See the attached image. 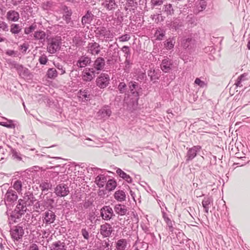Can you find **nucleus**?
Wrapping results in <instances>:
<instances>
[{
    "mask_svg": "<svg viewBox=\"0 0 250 250\" xmlns=\"http://www.w3.org/2000/svg\"><path fill=\"white\" fill-rule=\"evenodd\" d=\"M113 229L111 225L107 223L101 225L100 226V234L103 237H109L112 233Z\"/></svg>",
    "mask_w": 250,
    "mask_h": 250,
    "instance_id": "nucleus-12",
    "label": "nucleus"
},
{
    "mask_svg": "<svg viewBox=\"0 0 250 250\" xmlns=\"http://www.w3.org/2000/svg\"><path fill=\"white\" fill-rule=\"evenodd\" d=\"M72 12L71 10H68L67 9V11H65V14L63 15V20L65 21L66 23H69L71 21V16L72 15Z\"/></svg>",
    "mask_w": 250,
    "mask_h": 250,
    "instance_id": "nucleus-48",
    "label": "nucleus"
},
{
    "mask_svg": "<svg viewBox=\"0 0 250 250\" xmlns=\"http://www.w3.org/2000/svg\"><path fill=\"white\" fill-rule=\"evenodd\" d=\"M127 242L125 239H121L116 243L117 250H125L126 247Z\"/></svg>",
    "mask_w": 250,
    "mask_h": 250,
    "instance_id": "nucleus-37",
    "label": "nucleus"
},
{
    "mask_svg": "<svg viewBox=\"0 0 250 250\" xmlns=\"http://www.w3.org/2000/svg\"><path fill=\"white\" fill-rule=\"evenodd\" d=\"M27 206L28 205H26V202L25 201H24V199H20L18 200V204L15 209L17 211H20V212H21V213H24L27 209Z\"/></svg>",
    "mask_w": 250,
    "mask_h": 250,
    "instance_id": "nucleus-26",
    "label": "nucleus"
},
{
    "mask_svg": "<svg viewBox=\"0 0 250 250\" xmlns=\"http://www.w3.org/2000/svg\"><path fill=\"white\" fill-rule=\"evenodd\" d=\"M247 76H248V74L246 73L239 76L238 77V78L237 79V80L235 83V84H234L236 85V87H242L243 86L242 83L245 81H246L248 80V79L247 78Z\"/></svg>",
    "mask_w": 250,
    "mask_h": 250,
    "instance_id": "nucleus-32",
    "label": "nucleus"
},
{
    "mask_svg": "<svg viewBox=\"0 0 250 250\" xmlns=\"http://www.w3.org/2000/svg\"><path fill=\"white\" fill-rule=\"evenodd\" d=\"M105 65V60L104 58L99 57L96 59L93 64V68L95 71H102Z\"/></svg>",
    "mask_w": 250,
    "mask_h": 250,
    "instance_id": "nucleus-17",
    "label": "nucleus"
},
{
    "mask_svg": "<svg viewBox=\"0 0 250 250\" xmlns=\"http://www.w3.org/2000/svg\"><path fill=\"white\" fill-rule=\"evenodd\" d=\"M127 85L128 91H127V92L130 93L131 96L133 97H125V101L127 105L128 109L132 111L136 109L138 104V100L139 99V84L136 82L131 81L128 82Z\"/></svg>",
    "mask_w": 250,
    "mask_h": 250,
    "instance_id": "nucleus-1",
    "label": "nucleus"
},
{
    "mask_svg": "<svg viewBox=\"0 0 250 250\" xmlns=\"http://www.w3.org/2000/svg\"><path fill=\"white\" fill-rule=\"evenodd\" d=\"M121 50L125 53L124 56L125 57V59H130V51L129 47L125 45L122 48Z\"/></svg>",
    "mask_w": 250,
    "mask_h": 250,
    "instance_id": "nucleus-50",
    "label": "nucleus"
},
{
    "mask_svg": "<svg viewBox=\"0 0 250 250\" xmlns=\"http://www.w3.org/2000/svg\"><path fill=\"white\" fill-rule=\"evenodd\" d=\"M126 5L128 7H133V10L137 8L138 3L134 0H127Z\"/></svg>",
    "mask_w": 250,
    "mask_h": 250,
    "instance_id": "nucleus-60",
    "label": "nucleus"
},
{
    "mask_svg": "<svg viewBox=\"0 0 250 250\" xmlns=\"http://www.w3.org/2000/svg\"><path fill=\"white\" fill-rule=\"evenodd\" d=\"M24 213L21 212H20V211H17L15 209L11 211L8 217L9 224H12L14 223L18 222V220L20 219L22 215Z\"/></svg>",
    "mask_w": 250,
    "mask_h": 250,
    "instance_id": "nucleus-19",
    "label": "nucleus"
},
{
    "mask_svg": "<svg viewBox=\"0 0 250 250\" xmlns=\"http://www.w3.org/2000/svg\"><path fill=\"white\" fill-rule=\"evenodd\" d=\"M0 29L4 31H8L9 30L8 24L4 21H0Z\"/></svg>",
    "mask_w": 250,
    "mask_h": 250,
    "instance_id": "nucleus-63",
    "label": "nucleus"
},
{
    "mask_svg": "<svg viewBox=\"0 0 250 250\" xmlns=\"http://www.w3.org/2000/svg\"><path fill=\"white\" fill-rule=\"evenodd\" d=\"M37 27L35 23H32L28 27H25L24 29V33L26 35H29L32 33Z\"/></svg>",
    "mask_w": 250,
    "mask_h": 250,
    "instance_id": "nucleus-45",
    "label": "nucleus"
},
{
    "mask_svg": "<svg viewBox=\"0 0 250 250\" xmlns=\"http://www.w3.org/2000/svg\"><path fill=\"white\" fill-rule=\"evenodd\" d=\"M18 198L17 193L12 188H9L4 196V202L6 206L16 202Z\"/></svg>",
    "mask_w": 250,
    "mask_h": 250,
    "instance_id": "nucleus-5",
    "label": "nucleus"
},
{
    "mask_svg": "<svg viewBox=\"0 0 250 250\" xmlns=\"http://www.w3.org/2000/svg\"><path fill=\"white\" fill-rule=\"evenodd\" d=\"M213 200L211 196H206L203 199L202 204L206 213H208V210L213 205Z\"/></svg>",
    "mask_w": 250,
    "mask_h": 250,
    "instance_id": "nucleus-21",
    "label": "nucleus"
},
{
    "mask_svg": "<svg viewBox=\"0 0 250 250\" xmlns=\"http://www.w3.org/2000/svg\"><path fill=\"white\" fill-rule=\"evenodd\" d=\"M24 201L26 202V205L31 206L37 201L32 193L28 192L24 196Z\"/></svg>",
    "mask_w": 250,
    "mask_h": 250,
    "instance_id": "nucleus-30",
    "label": "nucleus"
},
{
    "mask_svg": "<svg viewBox=\"0 0 250 250\" xmlns=\"http://www.w3.org/2000/svg\"><path fill=\"white\" fill-rule=\"evenodd\" d=\"M51 187L52 185L49 182H48L47 181L42 182L40 185L42 192L44 193L48 191V189L51 188Z\"/></svg>",
    "mask_w": 250,
    "mask_h": 250,
    "instance_id": "nucleus-42",
    "label": "nucleus"
},
{
    "mask_svg": "<svg viewBox=\"0 0 250 250\" xmlns=\"http://www.w3.org/2000/svg\"><path fill=\"white\" fill-rule=\"evenodd\" d=\"M229 174V173H227L225 174V176L222 175L221 176L219 175L218 176H217L216 175H214V176L216 177L215 179L217 180L218 181V182L220 184H223V186L224 185L225 182H227L229 179V176L228 175Z\"/></svg>",
    "mask_w": 250,
    "mask_h": 250,
    "instance_id": "nucleus-44",
    "label": "nucleus"
},
{
    "mask_svg": "<svg viewBox=\"0 0 250 250\" xmlns=\"http://www.w3.org/2000/svg\"><path fill=\"white\" fill-rule=\"evenodd\" d=\"M24 233L23 227L20 225L16 226L11 232L12 238L17 241L22 238Z\"/></svg>",
    "mask_w": 250,
    "mask_h": 250,
    "instance_id": "nucleus-13",
    "label": "nucleus"
},
{
    "mask_svg": "<svg viewBox=\"0 0 250 250\" xmlns=\"http://www.w3.org/2000/svg\"><path fill=\"white\" fill-rule=\"evenodd\" d=\"M100 216L105 221H109L115 216L113 210L109 206L103 207L100 210Z\"/></svg>",
    "mask_w": 250,
    "mask_h": 250,
    "instance_id": "nucleus-7",
    "label": "nucleus"
},
{
    "mask_svg": "<svg viewBox=\"0 0 250 250\" xmlns=\"http://www.w3.org/2000/svg\"><path fill=\"white\" fill-rule=\"evenodd\" d=\"M191 42L192 39L191 38L184 39L182 41V45L185 49L188 48Z\"/></svg>",
    "mask_w": 250,
    "mask_h": 250,
    "instance_id": "nucleus-53",
    "label": "nucleus"
},
{
    "mask_svg": "<svg viewBox=\"0 0 250 250\" xmlns=\"http://www.w3.org/2000/svg\"><path fill=\"white\" fill-rule=\"evenodd\" d=\"M81 233L83 238L86 240H88L89 238V232L85 228L82 229Z\"/></svg>",
    "mask_w": 250,
    "mask_h": 250,
    "instance_id": "nucleus-64",
    "label": "nucleus"
},
{
    "mask_svg": "<svg viewBox=\"0 0 250 250\" xmlns=\"http://www.w3.org/2000/svg\"><path fill=\"white\" fill-rule=\"evenodd\" d=\"M0 125L8 127V128H14L15 125L12 120H7L6 122H0Z\"/></svg>",
    "mask_w": 250,
    "mask_h": 250,
    "instance_id": "nucleus-51",
    "label": "nucleus"
},
{
    "mask_svg": "<svg viewBox=\"0 0 250 250\" xmlns=\"http://www.w3.org/2000/svg\"><path fill=\"white\" fill-rule=\"evenodd\" d=\"M166 31L162 28H158L156 30L155 33V37L157 40L161 41L165 36Z\"/></svg>",
    "mask_w": 250,
    "mask_h": 250,
    "instance_id": "nucleus-39",
    "label": "nucleus"
},
{
    "mask_svg": "<svg viewBox=\"0 0 250 250\" xmlns=\"http://www.w3.org/2000/svg\"><path fill=\"white\" fill-rule=\"evenodd\" d=\"M165 221L167 223V227L169 231L173 232L174 230V228L173 227V224L172 221L168 217H165Z\"/></svg>",
    "mask_w": 250,
    "mask_h": 250,
    "instance_id": "nucleus-49",
    "label": "nucleus"
},
{
    "mask_svg": "<svg viewBox=\"0 0 250 250\" xmlns=\"http://www.w3.org/2000/svg\"><path fill=\"white\" fill-rule=\"evenodd\" d=\"M163 10L167 16H172L174 13V10L173 9L172 4L167 3L165 4L163 6Z\"/></svg>",
    "mask_w": 250,
    "mask_h": 250,
    "instance_id": "nucleus-31",
    "label": "nucleus"
},
{
    "mask_svg": "<svg viewBox=\"0 0 250 250\" xmlns=\"http://www.w3.org/2000/svg\"><path fill=\"white\" fill-rule=\"evenodd\" d=\"M55 67L59 70V73L60 75H63L65 73V70L62 65L60 63H54Z\"/></svg>",
    "mask_w": 250,
    "mask_h": 250,
    "instance_id": "nucleus-54",
    "label": "nucleus"
},
{
    "mask_svg": "<svg viewBox=\"0 0 250 250\" xmlns=\"http://www.w3.org/2000/svg\"><path fill=\"white\" fill-rule=\"evenodd\" d=\"M114 210L117 214L122 216L126 213L127 209L125 205L117 204L114 207Z\"/></svg>",
    "mask_w": 250,
    "mask_h": 250,
    "instance_id": "nucleus-28",
    "label": "nucleus"
},
{
    "mask_svg": "<svg viewBox=\"0 0 250 250\" xmlns=\"http://www.w3.org/2000/svg\"><path fill=\"white\" fill-rule=\"evenodd\" d=\"M103 170L101 168L95 167L94 165H88L85 163H81L80 165H77L76 164V172H91L95 171Z\"/></svg>",
    "mask_w": 250,
    "mask_h": 250,
    "instance_id": "nucleus-11",
    "label": "nucleus"
},
{
    "mask_svg": "<svg viewBox=\"0 0 250 250\" xmlns=\"http://www.w3.org/2000/svg\"><path fill=\"white\" fill-rule=\"evenodd\" d=\"M118 39L119 41L121 42H127L130 40V36L129 34H126L119 37Z\"/></svg>",
    "mask_w": 250,
    "mask_h": 250,
    "instance_id": "nucleus-62",
    "label": "nucleus"
},
{
    "mask_svg": "<svg viewBox=\"0 0 250 250\" xmlns=\"http://www.w3.org/2000/svg\"><path fill=\"white\" fill-rule=\"evenodd\" d=\"M14 67L17 70L18 73L20 75L21 74H22L23 70H24V67L21 64H20L17 63H15L14 64Z\"/></svg>",
    "mask_w": 250,
    "mask_h": 250,
    "instance_id": "nucleus-57",
    "label": "nucleus"
},
{
    "mask_svg": "<svg viewBox=\"0 0 250 250\" xmlns=\"http://www.w3.org/2000/svg\"><path fill=\"white\" fill-rule=\"evenodd\" d=\"M175 43V39L174 37L169 38L164 42V47L167 50H170L174 47Z\"/></svg>",
    "mask_w": 250,
    "mask_h": 250,
    "instance_id": "nucleus-35",
    "label": "nucleus"
},
{
    "mask_svg": "<svg viewBox=\"0 0 250 250\" xmlns=\"http://www.w3.org/2000/svg\"><path fill=\"white\" fill-rule=\"evenodd\" d=\"M56 219L55 213L52 210L48 209L42 213V220L45 226L53 224Z\"/></svg>",
    "mask_w": 250,
    "mask_h": 250,
    "instance_id": "nucleus-8",
    "label": "nucleus"
},
{
    "mask_svg": "<svg viewBox=\"0 0 250 250\" xmlns=\"http://www.w3.org/2000/svg\"><path fill=\"white\" fill-rule=\"evenodd\" d=\"M207 7V2L205 0H200L199 2L198 8L200 11H203Z\"/></svg>",
    "mask_w": 250,
    "mask_h": 250,
    "instance_id": "nucleus-59",
    "label": "nucleus"
},
{
    "mask_svg": "<svg viewBox=\"0 0 250 250\" xmlns=\"http://www.w3.org/2000/svg\"><path fill=\"white\" fill-rule=\"evenodd\" d=\"M49 250H67V247L64 242L58 240L49 245Z\"/></svg>",
    "mask_w": 250,
    "mask_h": 250,
    "instance_id": "nucleus-20",
    "label": "nucleus"
},
{
    "mask_svg": "<svg viewBox=\"0 0 250 250\" xmlns=\"http://www.w3.org/2000/svg\"><path fill=\"white\" fill-rule=\"evenodd\" d=\"M114 198L118 202H122L126 200L125 192L122 190H118L114 194Z\"/></svg>",
    "mask_w": 250,
    "mask_h": 250,
    "instance_id": "nucleus-27",
    "label": "nucleus"
},
{
    "mask_svg": "<svg viewBox=\"0 0 250 250\" xmlns=\"http://www.w3.org/2000/svg\"><path fill=\"white\" fill-rule=\"evenodd\" d=\"M102 5L109 11L113 10L117 7V5L114 0H105V1L103 3Z\"/></svg>",
    "mask_w": 250,
    "mask_h": 250,
    "instance_id": "nucleus-29",
    "label": "nucleus"
},
{
    "mask_svg": "<svg viewBox=\"0 0 250 250\" xmlns=\"http://www.w3.org/2000/svg\"><path fill=\"white\" fill-rule=\"evenodd\" d=\"M50 169H53L54 171L50 172H74L76 171V164L75 163H69L61 165H58L54 167H52Z\"/></svg>",
    "mask_w": 250,
    "mask_h": 250,
    "instance_id": "nucleus-3",
    "label": "nucleus"
},
{
    "mask_svg": "<svg viewBox=\"0 0 250 250\" xmlns=\"http://www.w3.org/2000/svg\"><path fill=\"white\" fill-rule=\"evenodd\" d=\"M121 177L125 179L127 182L131 183L132 182V178L126 173H119Z\"/></svg>",
    "mask_w": 250,
    "mask_h": 250,
    "instance_id": "nucleus-56",
    "label": "nucleus"
},
{
    "mask_svg": "<svg viewBox=\"0 0 250 250\" xmlns=\"http://www.w3.org/2000/svg\"><path fill=\"white\" fill-rule=\"evenodd\" d=\"M99 34L103 36L104 38L109 39L112 38V35L111 34L110 31L107 30L106 28L103 27L99 31Z\"/></svg>",
    "mask_w": 250,
    "mask_h": 250,
    "instance_id": "nucleus-40",
    "label": "nucleus"
},
{
    "mask_svg": "<svg viewBox=\"0 0 250 250\" xmlns=\"http://www.w3.org/2000/svg\"><path fill=\"white\" fill-rule=\"evenodd\" d=\"M54 202V200L53 198L46 196L45 198H44L43 203L44 204L45 206L46 207H49L52 206Z\"/></svg>",
    "mask_w": 250,
    "mask_h": 250,
    "instance_id": "nucleus-52",
    "label": "nucleus"
},
{
    "mask_svg": "<svg viewBox=\"0 0 250 250\" xmlns=\"http://www.w3.org/2000/svg\"><path fill=\"white\" fill-rule=\"evenodd\" d=\"M187 152L185 156L186 163H189L194 159L197 154L200 152L202 147L200 146H194L191 147H187Z\"/></svg>",
    "mask_w": 250,
    "mask_h": 250,
    "instance_id": "nucleus-4",
    "label": "nucleus"
},
{
    "mask_svg": "<svg viewBox=\"0 0 250 250\" xmlns=\"http://www.w3.org/2000/svg\"><path fill=\"white\" fill-rule=\"evenodd\" d=\"M110 77L106 73H101L96 79V84L101 89H104L109 84Z\"/></svg>",
    "mask_w": 250,
    "mask_h": 250,
    "instance_id": "nucleus-6",
    "label": "nucleus"
},
{
    "mask_svg": "<svg viewBox=\"0 0 250 250\" xmlns=\"http://www.w3.org/2000/svg\"><path fill=\"white\" fill-rule=\"evenodd\" d=\"M94 15L90 10H87L84 16L82 18V24L84 26L86 24H90L93 20Z\"/></svg>",
    "mask_w": 250,
    "mask_h": 250,
    "instance_id": "nucleus-22",
    "label": "nucleus"
},
{
    "mask_svg": "<svg viewBox=\"0 0 250 250\" xmlns=\"http://www.w3.org/2000/svg\"><path fill=\"white\" fill-rule=\"evenodd\" d=\"M21 29V27L19 24L13 23L10 26V32L13 34L20 33Z\"/></svg>",
    "mask_w": 250,
    "mask_h": 250,
    "instance_id": "nucleus-41",
    "label": "nucleus"
},
{
    "mask_svg": "<svg viewBox=\"0 0 250 250\" xmlns=\"http://www.w3.org/2000/svg\"><path fill=\"white\" fill-rule=\"evenodd\" d=\"M129 59H125V61L124 70L126 73H129L130 69V64Z\"/></svg>",
    "mask_w": 250,
    "mask_h": 250,
    "instance_id": "nucleus-58",
    "label": "nucleus"
},
{
    "mask_svg": "<svg viewBox=\"0 0 250 250\" xmlns=\"http://www.w3.org/2000/svg\"><path fill=\"white\" fill-rule=\"evenodd\" d=\"M173 61L167 57L163 59L161 64V69L164 73H169L172 69Z\"/></svg>",
    "mask_w": 250,
    "mask_h": 250,
    "instance_id": "nucleus-14",
    "label": "nucleus"
},
{
    "mask_svg": "<svg viewBox=\"0 0 250 250\" xmlns=\"http://www.w3.org/2000/svg\"><path fill=\"white\" fill-rule=\"evenodd\" d=\"M11 152L14 159H16L19 161H22L23 158L22 157V155L19 152H18L16 149L13 148L11 149Z\"/></svg>",
    "mask_w": 250,
    "mask_h": 250,
    "instance_id": "nucleus-46",
    "label": "nucleus"
},
{
    "mask_svg": "<svg viewBox=\"0 0 250 250\" xmlns=\"http://www.w3.org/2000/svg\"><path fill=\"white\" fill-rule=\"evenodd\" d=\"M194 83L201 88H204L207 86V83L204 81L201 80L199 78L195 79Z\"/></svg>",
    "mask_w": 250,
    "mask_h": 250,
    "instance_id": "nucleus-55",
    "label": "nucleus"
},
{
    "mask_svg": "<svg viewBox=\"0 0 250 250\" xmlns=\"http://www.w3.org/2000/svg\"><path fill=\"white\" fill-rule=\"evenodd\" d=\"M117 187V182L113 179H110L107 180L105 188L106 190L108 191L113 190Z\"/></svg>",
    "mask_w": 250,
    "mask_h": 250,
    "instance_id": "nucleus-34",
    "label": "nucleus"
},
{
    "mask_svg": "<svg viewBox=\"0 0 250 250\" xmlns=\"http://www.w3.org/2000/svg\"><path fill=\"white\" fill-rule=\"evenodd\" d=\"M95 73L94 68H86L83 72L82 79L84 81L90 82L95 77Z\"/></svg>",
    "mask_w": 250,
    "mask_h": 250,
    "instance_id": "nucleus-15",
    "label": "nucleus"
},
{
    "mask_svg": "<svg viewBox=\"0 0 250 250\" xmlns=\"http://www.w3.org/2000/svg\"><path fill=\"white\" fill-rule=\"evenodd\" d=\"M78 94L80 95V98L84 99V101H88L91 99L90 90L88 88L80 90Z\"/></svg>",
    "mask_w": 250,
    "mask_h": 250,
    "instance_id": "nucleus-24",
    "label": "nucleus"
},
{
    "mask_svg": "<svg viewBox=\"0 0 250 250\" xmlns=\"http://www.w3.org/2000/svg\"><path fill=\"white\" fill-rule=\"evenodd\" d=\"M13 187L18 192H20L22 189L21 182L20 180L16 181L13 185Z\"/></svg>",
    "mask_w": 250,
    "mask_h": 250,
    "instance_id": "nucleus-47",
    "label": "nucleus"
},
{
    "mask_svg": "<svg viewBox=\"0 0 250 250\" xmlns=\"http://www.w3.org/2000/svg\"><path fill=\"white\" fill-rule=\"evenodd\" d=\"M6 17L8 21L16 22L19 20L20 15L17 11L14 10H10L7 12Z\"/></svg>",
    "mask_w": 250,
    "mask_h": 250,
    "instance_id": "nucleus-23",
    "label": "nucleus"
},
{
    "mask_svg": "<svg viewBox=\"0 0 250 250\" xmlns=\"http://www.w3.org/2000/svg\"><path fill=\"white\" fill-rule=\"evenodd\" d=\"M86 48L87 52L94 56L99 54L101 50L100 45L94 41L91 42H89Z\"/></svg>",
    "mask_w": 250,
    "mask_h": 250,
    "instance_id": "nucleus-10",
    "label": "nucleus"
},
{
    "mask_svg": "<svg viewBox=\"0 0 250 250\" xmlns=\"http://www.w3.org/2000/svg\"><path fill=\"white\" fill-rule=\"evenodd\" d=\"M160 74L161 72L159 70H156L154 69H150L147 71V75L152 81L158 80L160 77Z\"/></svg>",
    "mask_w": 250,
    "mask_h": 250,
    "instance_id": "nucleus-25",
    "label": "nucleus"
},
{
    "mask_svg": "<svg viewBox=\"0 0 250 250\" xmlns=\"http://www.w3.org/2000/svg\"><path fill=\"white\" fill-rule=\"evenodd\" d=\"M48 60L47 57L45 54L41 56L39 59V62L40 64L43 65L46 64Z\"/></svg>",
    "mask_w": 250,
    "mask_h": 250,
    "instance_id": "nucleus-61",
    "label": "nucleus"
},
{
    "mask_svg": "<svg viewBox=\"0 0 250 250\" xmlns=\"http://www.w3.org/2000/svg\"><path fill=\"white\" fill-rule=\"evenodd\" d=\"M111 113V110L108 106H104L97 112V116L100 119H106L110 116Z\"/></svg>",
    "mask_w": 250,
    "mask_h": 250,
    "instance_id": "nucleus-18",
    "label": "nucleus"
},
{
    "mask_svg": "<svg viewBox=\"0 0 250 250\" xmlns=\"http://www.w3.org/2000/svg\"><path fill=\"white\" fill-rule=\"evenodd\" d=\"M97 185L99 188H102L104 186L105 183L106 182L107 178L104 175H98L96 178Z\"/></svg>",
    "mask_w": 250,
    "mask_h": 250,
    "instance_id": "nucleus-36",
    "label": "nucleus"
},
{
    "mask_svg": "<svg viewBox=\"0 0 250 250\" xmlns=\"http://www.w3.org/2000/svg\"><path fill=\"white\" fill-rule=\"evenodd\" d=\"M54 193L58 197H65L69 194V189L67 185L60 184L55 188Z\"/></svg>",
    "mask_w": 250,
    "mask_h": 250,
    "instance_id": "nucleus-9",
    "label": "nucleus"
},
{
    "mask_svg": "<svg viewBox=\"0 0 250 250\" xmlns=\"http://www.w3.org/2000/svg\"><path fill=\"white\" fill-rule=\"evenodd\" d=\"M34 38L36 40H40L41 42L44 41L46 33L42 30L35 31L34 33Z\"/></svg>",
    "mask_w": 250,
    "mask_h": 250,
    "instance_id": "nucleus-33",
    "label": "nucleus"
},
{
    "mask_svg": "<svg viewBox=\"0 0 250 250\" xmlns=\"http://www.w3.org/2000/svg\"><path fill=\"white\" fill-rule=\"evenodd\" d=\"M117 88L120 94L125 93V95L126 94L127 87L126 84L124 82H120Z\"/></svg>",
    "mask_w": 250,
    "mask_h": 250,
    "instance_id": "nucleus-43",
    "label": "nucleus"
},
{
    "mask_svg": "<svg viewBox=\"0 0 250 250\" xmlns=\"http://www.w3.org/2000/svg\"><path fill=\"white\" fill-rule=\"evenodd\" d=\"M58 75V72L55 68H49L46 73V76L48 78L51 79H54Z\"/></svg>",
    "mask_w": 250,
    "mask_h": 250,
    "instance_id": "nucleus-38",
    "label": "nucleus"
},
{
    "mask_svg": "<svg viewBox=\"0 0 250 250\" xmlns=\"http://www.w3.org/2000/svg\"><path fill=\"white\" fill-rule=\"evenodd\" d=\"M91 62V58L85 54L79 58L78 60L77 61L76 65L79 68H82L90 64Z\"/></svg>",
    "mask_w": 250,
    "mask_h": 250,
    "instance_id": "nucleus-16",
    "label": "nucleus"
},
{
    "mask_svg": "<svg viewBox=\"0 0 250 250\" xmlns=\"http://www.w3.org/2000/svg\"><path fill=\"white\" fill-rule=\"evenodd\" d=\"M62 42L59 37L52 38L47 40V51L50 54H54L60 49Z\"/></svg>",
    "mask_w": 250,
    "mask_h": 250,
    "instance_id": "nucleus-2",
    "label": "nucleus"
}]
</instances>
